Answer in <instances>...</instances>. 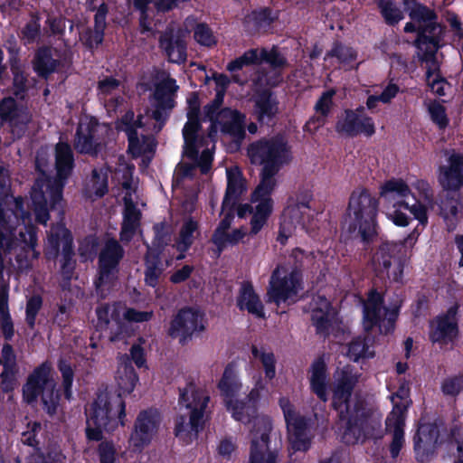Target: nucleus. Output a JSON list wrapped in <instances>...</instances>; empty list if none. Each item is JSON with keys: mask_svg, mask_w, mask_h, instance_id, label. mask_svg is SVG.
Wrapping results in <instances>:
<instances>
[{"mask_svg": "<svg viewBox=\"0 0 463 463\" xmlns=\"http://www.w3.org/2000/svg\"><path fill=\"white\" fill-rule=\"evenodd\" d=\"M236 305L241 311L247 310L258 318H264V306L255 292L253 285L250 281L241 284L236 299Z\"/></svg>", "mask_w": 463, "mask_h": 463, "instance_id": "c85d7f7f", "label": "nucleus"}, {"mask_svg": "<svg viewBox=\"0 0 463 463\" xmlns=\"http://www.w3.org/2000/svg\"><path fill=\"white\" fill-rule=\"evenodd\" d=\"M241 387L238 366L236 363L231 362L225 366L222 375L217 383V388L220 391L227 411L232 412L233 419L245 422L249 420L248 415L244 413L247 402L236 399Z\"/></svg>", "mask_w": 463, "mask_h": 463, "instance_id": "9d476101", "label": "nucleus"}, {"mask_svg": "<svg viewBox=\"0 0 463 463\" xmlns=\"http://www.w3.org/2000/svg\"><path fill=\"white\" fill-rule=\"evenodd\" d=\"M291 200L292 199L288 202L286 212L289 215L295 216L296 212H300L302 209L310 208L309 204L312 200V194L309 190L299 191V193L297 194L296 201L291 203Z\"/></svg>", "mask_w": 463, "mask_h": 463, "instance_id": "052dcab7", "label": "nucleus"}, {"mask_svg": "<svg viewBox=\"0 0 463 463\" xmlns=\"http://www.w3.org/2000/svg\"><path fill=\"white\" fill-rule=\"evenodd\" d=\"M128 137V153L132 158H138L146 153H154L156 143L154 138L146 135H142L141 139L136 129H129Z\"/></svg>", "mask_w": 463, "mask_h": 463, "instance_id": "c9c22d12", "label": "nucleus"}, {"mask_svg": "<svg viewBox=\"0 0 463 463\" xmlns=\"http://www.w3.org/2000/svg\"><path fill=\"white\" fill-rule=\"evenodd\" d=\"M57 367L62 377L64 397L66 400L70 401L72 397L74 370L71 363L64 358H60L58 360Z\"/></svg>", "mask_w": 463, "mask_h": 463, "instance_id": "09e8293b", "label": "nucleus"}, {"mask_svg": "<svg viewBox=\"0 0 463 463\" xmlns=\"http://www.w3.org/2000/svg\"><path fill=\"white\" fill-rule=\"evenodd\" d=\"M13 73V93L16 98H23L27 91V76L18 67L11 63Z\"/></svg>", "mask_w": 463, "mask_h": 463, "instance_id": "0e129e2a", "label": "nucleus"}, {"mask_svg": "<svg viewBox=\"0 0 463 463\" xmlns=\"http://www.w3.org/2000/svg\"><path fill=\"white\" fill-rule=\"evenodd\" d=\"M116 381L118 394H120L122 399L123 396H127L134 391L138 382V375L128 355L121 358L117 370Z\"/></svg>", "mask_w": 463, "mask_h": 463, "instance_id": "473e14b6", "label": "nucleus"}, {"mask_svg": "<svg viewBox=\"0 0 463 463\" xmlns=\"http://www.w3.org/2000/svg\"><path fill=\"white\" fill-rule=\"evenodd\" d=\"M105 32L98 30L95 27L93 29L87 28L81 34L80 40L86 49L93 51L97 49L104 41Z\"/></svg>", "mask_w": 463, "mask_h": 463, "instance_id": "680f3d73", "label": "nucleus"}, {"mask_svg": "<svg viewBox=\"0 0 463 463\" xmlns=\"http://www.w3.org/2000/svg\"><path fill=\"white\" fill-rule=\"evenodd\" d=\"M360 373L352 365L344 366L332 388L331 407L336 411L338 420L345 423L343 440L355 444L369 437L370 410L361 400L351 404L353 392L359 382Z\"/></svg>", "mask_w": 463, "mask_h": 463, "instance_id": "f257e3e1", "label": "nucleus"}, {"mask_svg": "<svg viewBox=\"0 0 463 463\" xmlns=\"http://www.w3.org/2000/svg\"><path fill=\"white\" fill-rule=\"evenodd\" d=\"M272 420L269 416L255 417L250 430V448L248 463H278L279 450L270 447Z\"/></svg>", "mask_w": 463, "mask_h": 463, "instance_id": "1a4fd4ad", "label": "nucleus"}, {"mask_svg": "<svg viewBox=\"0 0 463 463\" xmlns=\"http://www.w3.org/2000/svg\"><path fill=\"white\" fill-rule=\"evenodd\" d=\"M144 281L150 288H156L164 272L162 255L158 253H146L144 256Z\"/></svg>", "mask_w": 463, "mask_h": 463, "instance_id": "e433bc0d", "label": "nucleus"}, {"mask_svg": "<svg viewBox=\"0 0 463 463\" xmlns=\"http://www.w3.org/2000/svg\"><path fill=\"white\" fill-rule=\"evenodd\" d=\"M126 402L120 397L99 395L91 405V411L85 429L89 441H99L103 439V430H113L118 424L125 425Z\"/></svg>", "mask_w": 463, "mask_h": 463, "instance_id": "39448f33", "label": "nucleus"}, {"mask_svg": "<svg viewBox=\"0 0 463 463\" xmlns=\"http://www.w3.org/2000/svg\"><path fill=\"white\" fill-rule=\"evenodd\" d=\"M309 383L311 392L316 394L320 401L324 402H327L328 372L327 365L323 356L316 358L311 364Z\"/></svg>", "mask_w": 463, "mask_h": 463, "instance_id": "bb28decb", "label": "nucleus"}, {"mask_svg": "<svg viewBox=\"0 0 463 463\" xmlns=\"http://www.w3.org/2000/svg\"><path fill=\"white\" fill-rule=\"evenodd\" d=\"M227 186L222 200L223 206L237 205L241 196L247 190L246 180L238 166L226 170Z\"/></svg>", "mask_w": 463, "mask_h": 463, "instance_id": "7c9ffc66", "label": "nucleus"}, {"mask_svg": "<svg viewBox=\"0 0 463 463\" xmlns=\"http://www.w3.org/2000/svg\"><path fill=\"white\" fill-rule=\"evenodd\" d=\"M404 11L410 19L421 25L419 38L413 45L419 50L418 60L423 62L436 61V54L443 47L445 26L438 22V14L418 0H402Z\"/></svg>", "mask_w": 463, "mask_h": 463, "instance_id": "f03ea898", "label": "nucleus"}, {"mask_svg": "<svg viewBox=\"0 0 463 463\" xmlns=\"http://www.w3.org/2000/svg\"><path fill=\"white\" fill-rule=\"evenodd\" d=\"M55 169L58 182L65 183L75 166L72 148L67 142H58L55 146Z\"/></svg>", "mask_w": 463, "mask_h": 463, "instance_id": "2f4dec72", "label": "nucleus"}, {"mask_svg": "<svg viewBox=\"0 0 463 463\" xmlns=\"http://www.w3.org/2000/svg\"><path fill=\"white\" fill-rule=\"evenodd\" d=\"M393 407L391 413L387 416L385 425L387 427L396 426V422L400 421L401 426H405V419L408 408L411 401L392 402Z\"/></svg>", "mask_w": 463, "mask_h": 463, "instance_id": "864d4df0", "label": "nucleus"}, {"mask_svg": "<svg viewBox=\"0 0 463 463\" xmlns=\"http://www.w3.org/2000/svg\"><path fill=\"white\" fill-rule=\"evenodd\" d=\"M255 211L250 219V233L257 234L267 223L273 211L274 202L269 200L257 201Z\"/></svg>", "mask_w": 463, "mask_h": 463, "instance_id": "a19ab883", "label": "nucleus"}, {"mask_svg": "<svg viewBox=\"0 0 463 463\" xmlns=\"http://www.w3.org/2000/svg\"><path fill=\"white\" fill-rule=\"evenodd\" d=\"M251 354L255 359H260L265 373V378L271 381L276 376V358L272 352L260 350L256 345L251 346Z\"/></svg>", "mask_w": 463, "mask_h": 463, "instance_id": "de8ad7c7", "label": "nucleus"}, {"mask_svg": "<svg viewBox=\"0 0 463 463\" xmlns=\"http://www.w3.org/2000/svg\"><path fill=\"white\" fill-rule=\"evenodd\" d=\"M74 243L71 232L66 228L62 230V249L60 260V272L63 280L70 282L76 269Z\"/></svg>", "mask_w": 463, "mask_h": 463, "instance_id": "c756f323", "label": "nucleus"}, {"mask_svg": "<svg viewBox=\"0 0 463 463\" xmlns=\"http://www.w3.org/2000/svg\"><path fill=\"white\" fill-rule=\"evenodd\" d=\"M447 162L439 167L438 182L444 191L457 193L463 187V155L453 152Z\"/></svg>", "mask_w": 463, "mask_h": 463, "instance_id": "aec40b11", "label": "nucleus"}, {"mask_svg": "<svg viewBox=\"0 0 463 463\" xmlns=\"http://www.w3.org/2000/svg\"><path fill=\"white\" fill-rule=\"evenodd\" d=\"M0 119L9 125L15 137L21 138L32 121V114L27 107L18 104L14 97H4L0 99Z\"/></svg>", "mask_w": 463, "mask_h": 463, "instance_id": "2eb2a0df", "label": "nucleus"}, {"mask_svg": "<svg viewBox=\"0 0 463 463\" xmlns=\"http://www.w3.org/2000/svg\"><path fill=\"white\" fill-rule=\"evenodd\" d=\"M439 430L435 423H421L413 436V449L418 462L429 461L437 449Z\"/></svg>", "mask_w": 463, "mask_h": 463, "instance_id": "a211bd4d", "label": "nucleus"}, {"mask_svg": "<svg viewBox=\"0 0 463 463\" xmlns=\"http://www.w3.org/2000/svg\"><path fill=\"white\" fill-rule=\"evenodd\" d=\"M279 112V100L271 90L262 89L254 94L252 116L260 125L269 126Z\"/></svg>", "mask_w": 463, "mask_h": 463, "instance_id": "4be33fe9", "label": "nucleus"}, {"mask_svg": "<svg viewBox=\"0 0 463 463\" xmlns=\"http://www.w3.org/2000/svg\"><path fill=\"white\" fill-rule=\"evenodd\" d=\"M35 220L38 223L46 224L50 219L48 202L43 191H37L32 195Z\"/></svg>", "mask_w": 463, "mask_h": 463, "instance_id": "3c124183", "label": "nucleus"}, {"mask_svg": "<svg viewBox=\"0 0 463 463\" xmlns=\"http://www.w3.org/2000/svg\"><path fill=\"white\" fill-rule=\"evenodd\" d=\"M179 87L176 85V80L173 78H167L160 82L155 90L154 97L156 99V106L159 109L171 111L175 107V95Z\"/></svg>", "mask_w": 463, "mask_h": 463, "instance_id": "f704fd0d", "label": "nucleus"}, {"mask_svg": "<svg viewBox=\"0 0 463 463\" xmlns=\"http://www.w3.org/2000/svg\"><path fill=\"white\" fill-rule=\"evenodd\" d=\"M260 183L251 193V202L256 203L257 201L266 199L273 201L271 194L277 186V180L275 178L277 174H273L270 169H267L266 172L260 171Z\"/></svg>", "mask_w": 463, "mask_h": 463, "instance_id": "58836bf2", "label": "nucleus"}, {"mask_svg": "<svg viewBox=\"0 0 463 463\" xmlns=\"http://www.w3.org/2000/svg\"><path fill=\"white\" fill-rule=\"evenodd\" d=\"M380 194L383 197H387L390 194H396L401 198H405L409 195L411 196V189L410 185L402 178H392L383 183L381 186Z\"/></svg>", "mask_w": 463, "mask_h": 463, "instance_id": "49530a36", "label": "nucleus"}, {"mask_svg": "<svg viewBox=\"0 0 463 463\" xmlns=\"http://www.w3.org/2000/svg\"><path fill=\"white\" fill-rule=\"evenodd\" d=\"M458 306L449 307L445 313L438 315L430 323L429 339L433 344L447 345L453 342L458 335V320L457 317Z\"/></svg>", "mask_w": 463, "mask_h": 463, "instance_id": "dca6fc26", "label": "nucleus"}, {"mask_svg": "<svg viewBox=\"0 0 463 463\" xmlns=\"http://www.w3.org/2000/svg\"><path fill=\"white\" fill-rule=\"evenodd\" d=\"M373 261L378 265V270L385 273L389 279L402 283L407 259L396 245L389 242L382 243L373 257Z\"/></svg>", "mask_w": 463, "mask_h": 463, "instance_id": "ddd939ff", "label": "nucleus"}, {"mask_svg": "<svg viewBox=\"0 0 463 463\" xmlns=\"http://www.w3.org/2000/svg\"><path fill=\"white\" fill-rule=\"evenodd\" d=\"M375 3L381 16L388 26H396L404 19V13L397 5L395 0H375Z\"/></svg>", "mask_w": 463, "mask_h": 463, "instance_id": "ea45409f", "label": "nucleus"}, {"mask_svg": "<svg viewBox=\"0 0 463 463\" xmlns=\"http://www.w3.org/2000/svg\"><path fill=\"white\" fill-rule=\"evenodd\" d=\"M332 305L324 296H318L316 300V307L311 311V323L315 327L316 334L324 339L331 335L333 319L330 312Z\"/></svg>", "mask_w": 463, "mask_h": 463, "instance_id": "b1692460", "label": "nucleus"}, {"mask_svg": "<svg viewBox=\"0 0 463 463\" xmlns=\"http://www.w3.org/2000/svg\"><path fill=\"white\" fill-rule=\"evenodd\" d=\"M261 61L269 64L273 69L283 68L288 63L287 59L279 52L277 47H273L270 51L262 48Z\"/></svg>", "mask_w": 463, "mask_h": 463, "instance_id": "774afa93", "label": "nucleus"}, {"mask_svg": "<svg viewBox=\"0 0 463 463\" xmlns=\"http://www.w3.org/2000/svg\"><path fill=\"white\" fill-rule=\"evenodd\" d=\"M52 371L51 363L43 362L27 376L22 388L23 399L28 404L37 402L41 396L43 410L51 418L56 415L61 399L59 392L55 390Z\"/></svg>", "mask_w": 463, "mask_h": 463, "instance_id": "423d86ee", "label": "nucleus"}, {"mask_svg": "<svg viewBox=\"0 0 463 463\" xmlns=\"http://www.w3.org/2000/svg\"><path fill=\"white\" fill-rule=\"evenodd\" d=\"M154 238L151 245L146 244V253L162 255L170 241V231L165 222L155 223L153 226Z\"/></svg>", "mask_w": 463, "mask_h": 463, "instance_id": "79ce46f5", "label": "nucleus"}, {"mask_svg": "<svg viewBox=\"0 0 463 463\" xmlns=\"http://www.w3.org/2000/svg\"><path fill=\"white\" fill-rule=\"evenodd\" d=\"M459 202L454 197L447 196L439 204V214L443 218L447 230L452 232L456 229L458 224Z\"/></svg>", "mask_w": 463, "mask_h": 463, "instance_id": "c03bdc74", "label": "nucleus"}, {"mask_svg": "<svg viewBox=\"0 0 463 463\" xmlns=\"http://www.w3.org/2000/svg\"><path fill=\"white\" fill-rule=\"evenodd\" d=\"M410 187L418 193L417 198L423 201L429 205H432L434 202V193L430 184L425 179L416 178L411 182Z\"/></svg>", "mask_w": 463, "mask_h": 463, "instance_id": "6e6d98bb", "label": "nucleus"}, {"mask_svg": "<svg viewBox=\"0 0 463 463\" xmlns=\"http://www.w3.org/2000/svg\"><path fill=\"white\" fill-rule=\"evenodd\" d=\"M124 255L125 250L116 239L111 238L105 242L99 254L97 276L93 281L97 291L114 282L118 277L119 264Z\"/></svg>", "mask_w": 463, "mask_h": 463, "instance_id": "9b49d317", "label": "nucleus"}, {"mask_svg": "<svg viewBox=\"0 0 463 463\" xmlns=\"http://www.w3.org/2000/svg\"><path fill=\"white\" fill-rule=\"evenodd\" d=\"M411 197L414 200V203L412 204H410L405 200H400V201L396 202L394 206H398L404 210H408L413 215V218L419 222V224H421L422 226H426L429 222V216H428V205L429 204H427L426 203H423V201H421V200H419L415 194H411Z\"/></svg>", "mask_w": 463, "mask_h": 463, "instance_id": "a18cd8bd", "label": "nucleus"}, {"mask_svg": "<svg viewBox=\"0 0 463 463\" xmlns=\"http://www.w3.org/2000/svg\"><path fill=\"white\" fill-rule=\"evenodd\" d=\"M347 211L348 232L360 239L364 247H369L379 235L378 199L366 188L354 189L349 197Z\"/></svg>", "mask_w": 463, "mask_h": 463, "instance_id": "7ed1b4c3", "label": "nucleus"}, {"mask_svg": "<svg viewBox=\"0 0 463 463\" xmlns=\"http://www.w3.org/2000/svg\"><path fill=\"white\" fill-rule=\"evenodd\" d=\"M210 402L206 390L198 387L194 382L179 388V404L189 411V422L185 415H177L175 419V435L187 440L191 433L198 434L204 426V413Z\"/></svg>", "mask_w": 463, "mask_h": 463, "instance_id": "20e7f679", "label": "nucleus"}, {"mask_svg": "<svg viewBox=\"0 0 463 463\" xmlns=\"http://www.w3.org/2000/svg\"><path fill=\"white\" fill-rule=\"evenodd\" d=\"M161 417L156 410L146 409L139 411L129 438V443L134 450L141 451L150 444L159 429Z\"/></svg>", "mask_w": 463, "mask_h": 463, "instance_id": "4468645a", "label": "nucleus"}, {"mask_svg": "<svg viewBox=\"0 0 463 463\" xmlns=\"http://www.w3.org/2000/svg\"><path fill=\"white\" fill-rule=\"evenodd\" d=\"M285 421L291 435L292 449L296 451H307L311 447V438L307 435L309 419L298 413Z\"/></svg>", "mask_w": 463, "mask_h": 463, "instance_id": "393cba45", "label": "nucleus"}, {"mask_svg": "<svg viewBox=\"0 0 463 463\" xmlns=\"http://www.w3.org/2000/svg\"><path fill=\"white\" fill-rule=\"evenodd\" d=\"M204 329V314L194 307H184L172 318L167 334L184 345Z\"/></svg>", "mask_w": 463, "mask_h": 463, "instance_id": "f8f14e48", "label": "nucleus"}, {"mask_svg": "<svg viewBox=\"0 0 463 463\" xmlns=\"http://www.w3.org/2000/svg\"><path fill=\"white\" fill-rule=\"evenodd\" d=\"M327 57H335L341 63H350L356 60L357 52L349 46L343 44L339 41H335L331 48L326 52Z\"/></svg>", "mask_w": 463, "mask_h": 463, "instance_id": "603ef678", "label": "nucleus"}, {"mask_svg": "<svg viewBox=\"0 0 463 463\" xmlns=\"http://www.w3.org/2000/svg\"><path fill=\"white\" fill-rule=\"evenodd\" d=\"M42 307L43 298L40 295H33L27 300L25 307V321L29 328H34L36 317Z\"/></svg>", "mask_w": 463, "mask_h": 463, "instance_id": "4d7b16f0", "label": "nucleus"}, {"mask_svg": "<svg viewBox=\"0 0 463 463\" xmlns=\"http://www.w3.org/2000/svg\"><path fill=\"white\" fill-rule=\"evenodd\" d=\"M194 37L201 45L211 47L216 44L215 37L207 24L200 23L194 28Z\"/></svg>", "mask_w": 463, "mask_h": 463, "instance_id": "69168bd1", "label": "nucleus"}, {"mask_svg": "<svg viewBox=\"0 0 463 463\" xmlns=\"http://www.w3.org/2000/svg\"><path fill=\"white\" fill-rule=\"evenodd\" d=\"M61 65V61L53 58L52 49L47 45L39 47L32 61L33 71L38 77L45 80H47L52 74L57 72Z\"/></svg>", "mask_w": 463, "mask_h": 463, "instance_id": "cd10ccee", "label": "nucleus"}, {"mask_svg": "<svg viewBox=\"0 0 463 463\" xmlns=\"http://www.w3.org/2000/svg\"><path fill=\"white\" fill-rule=\"evenodd\" d=\"M158 45L169 62L181 64L187 59V46L184 37L167 27L158 38Z\"/></svg>", "mask_w": 463, "mask_h": 463, "instance_id": "5701e85b", "label": "nucleus"}, {"mask_svg": "<svg viewBox=\"0 0 463 463\" xmlns=\"http://www.w3.org/2000/svg\"><path fill=\"white\" fill-rule=\"evenodd\" d=\"M222 114L223 120L218 124L221 127L222 133L230 136L237 142L242 141L246 136V116L242 112L229 107L223 108Z\"/></svg>", "mask_w": 463, "mask_h": 463, "instance_id": "a878e982", "label": "nucleus"}, {"mask_svg": "<svg viewBox=\"0 0 463 463\" xmlns=\"http://www.w3.org/2000/svg\"><path fill=\"white\" fill-rule=\"evenodd\" d=\"M198 222L192 217L185 220L180 229L175 248L177 251H188L194 241V232H198Z\"/></svg>", "mask_w": 463, "mask_h": 463, "instance_id": "37998d69", "label": "nucleus"}, {"mask_svg": "<svg viewBox=\"0 0 463 463\" xmlns=\"http://www.w3.org/2000/svg\"><path fill=\"white\" fill-rule=\"evenodd\" d=\"M430 119L436 124L439 129H445L449 123V119L446 113V108L439 102L434 100L428 108Z\"/></svg>", "mask_w": 463, "mask_h": 463, "instance_id": "bf43d9fd", "label": "nucleus"}, {"mask_svg": "<svg viewBox=\"0 0 463 463\" xmlns=\"http://www.w3.org/2000/svg\"><path fill=\"white\" fill-rule=\"evenodd\" d=\"M247 154L252 164L262 165V172L270 169L273 174H278L288 161V145L280 138L253 142L249 146Z\"/></svg>", "mask_w": 463, "mask_h": 463, "instance_id": "6e6552de", "label": "nucleus"}, {"mask_svg": "<svg viewBox=\"0 0 463 463\" xmlns=\"http://www.w3.org/2000/svg\"><path fill=\"white\" fill-rule=\"evenodd\" d=\"M278 18V12H274L270 7H260L247 14L243 24L250 33H255L261 30L266 31Z\"/></svg>", "mask_w": 463, "mask_h": 463, "instance_id": "72a5a7b5", "label": "nucleus"}, {"mask_svg": "<svg viewBox=\"0 0 463 463\" xmlns=\"http://www.w3.org/2000/svg\"><path fill=\"white\" fill-rule=\"evenodd\" d=\"M368 349L369 346L365 338L357 336L348 344L346 355L350 360L358 362L360 358L373 356V353L369 354Z\"/></svg>", "mask_w": 463, "mask_h": 463, "instance_id": "8fccbe9b", "label": "nucleus"}, {"mask_svg": "<svg viewBox=\"0 0 463 463\" xmlns=\"http://www.w3.org/2000/svg\"><path fill=\"white\" fill-rule=\"evenodd\" d=\"M386 430L392 432V440L390 444V454L392 458H396L404 444V426H401L400 421L396 422V426H386Z\"/></svg>", "mask_w": 463, "mask_h": 463, "instance_id": "5fc2aeb1", "label": "nucleus"}, {"mask_svg": "<svg viewBox=\"0 0 463 463\" xmlns=\"http://www.w3.org/2000/svg\"><path fill=\"white\" fill-rule=\"evenodd\" d=\"M263 389L264 385L262 384V383L260 381L257 382L255 387L250 390L249 394L243 400L245 402H247V408L244 410V413L249 417V420H246L244 423L250 422L253 414L256 413L257 404L260 399V391Z\"/></svg>", "mask_w": 463, "mask_h": 463, "instance_id": "13d9d810", "label": "nucleus"}, {"mask_svg": "<svg viewBox=\"0 0 463 463\" xmlns=\"http://www.w3.org/2000/svg\"><path fill=\"white\" fill-rule=\"evenodd\" d=\"M382 307L364 305L363 324L365 332L369 333L377 327L380 334L388 335L394 330L399 315L398 307L392 309L384 307L386 317H382Z\"/></svg>", "mask_w": 463, "mask_h": 463, "instance_id": "412c9836", "label": "nucleus"}, {"mask_svg": "<svg viewBox=\"0 0 463 463\" xmlns=\"http://www.w3.org/2000/svg\"><path fill=\"white\" fill-rule=\"evenodd\" d=\"M97 448V454L99 463H115L117 460V449L115 443L111 439H103Z\"/></svg>", "mask_w": 463, "mask_h": 463, "instance_id": "e2e57ef3", "label": "nucleus"}, {"mask_svg": "<svg viewBox=\"0 0 463 463\" xmlns=\"http://www.w3.org/2000/svg\"><path fill=\"white\" fill-rule=\"evenodd\" d=\"M140 219V211L132 203L127 204L123 213V222L119 234L121 241H129L134 237L139 226Z\"/></svg>", "mask_w": 463, "mask_h": 463, "instance_id": "4c0bfd02", "label": "nucleus"}, {"mask_svg": "<svg viewBox=\"0 0 463 463\" xmlns=\"http://www.w3.org/2000/svg\"><path fill=\"white\" fill-rule=\"evenodd\" d=\"M99 121L95 117L81 119L74 136V148L81 155L98 156L102 148L101 140L97 137Z\"/></svg>", "mask_w": 463, "mask_h": 463, "instance_id": "f3484780", "label": "nucleus"}, {"mask_svg": "<svg viewBox=\"0 0 463 463\" xmlns=\"http://www.w3.org/2000/svg\"><path fill=\"white\" fill-rule=\"evenodd\" d=\"M99 246V238L96 235H88L80 241L79 253L86 259H93L97 255Z\"/></svg>", "mask_w": 463, "mask_h": 463, "instance_id": "338daca9", "label": "nucleus"}, {"mask_svg": "<svg viewBox=\"0 0 463 463\" xmlns=\"http://www.w3.org/2000/svg\"><path fill=\"white\" fill-rule=\"evenodd\" d=\"M344 118L335 123V131L348 137H355L361 134L371 137L375 134L376 128L372 117H357L352 109L344 111Z\"/></svg>", "mask_w": 463, "mask_h": 463, "instance_id": "6ab92c4d", "label": "nucleus"}, {"mask_svg": "<svg viewBox=\"0 0 463 463\" xmlns=\"http://www.w3.org/2000/svg\"><path fill=\"white\" fill-rule=\"evenodd\" d=\"M302 283V274L297 268L288 271L285 266L278 265L269 278L268 301L278 307L295 304L299 299Z\"/></svg>", "mask_w": 463, "mask_h": 463, "instance_id": "0eeeda50", "label": "nucleus"}]
</instances>
